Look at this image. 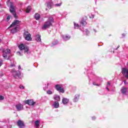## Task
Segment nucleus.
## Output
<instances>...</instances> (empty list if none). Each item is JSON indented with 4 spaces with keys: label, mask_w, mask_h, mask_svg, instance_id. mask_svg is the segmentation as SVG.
<instances>
[{
    "label": "nucleus",
    "mask_w": 128,
    "mask_h": 128,
    "mask_svg": "<svg viewBox=\"0 0 128 128\" xmlns=\"http://www.w3.org/2000/svg\"><path fill=\"white\" fill-rule=\"evenodd\" d=\"M52 22H54V18L52 16L49 17L48 20L44 24V25L42 27V30L48 28L50 26H52Z\"/></svg>",
    "instance_id": "f257e3e1"
},
{
    "label": "nucleus",
    "mask_w": 128,
    "mask_h": 128,
    "mask_svg": "<svg viewBox=\"0 0 128 128\" xmlns=\"http://www.w3.org/2000/svg\"><path fill=\"white\" fill-rule=\"evenodd\" d=\"M18 48L20 50H24V52L28 54V47L26 46L24 44H20Z\"/></svg>",
    "instance_id": "f03ea898"
},
{
    "label": "nucleus",
    "mask_w": 128,
    "mask_h": 128,
    "mask_svg": "<svg viewBox=\"0 0 128 128\" xmlns=\"http://www.w3.org/2000/svg\"><path fill=\"white\" fill-rule=\"evenodd\" d=\"M24 36L26 40H28V42L32 40V35H30L28 32H25Z\"/></svg>",
    "instance_id": "7ed1b4c3"
},
{
    "label": "nucleus",
    "mask_w": 128,
    "mask_h": 128,
    "mask_svg": "<svg viewBox=\"0 0 128 128\" xmlns=\"http://www.w3.org/2000/svg\"><path fill=\"white\" fill-rule=\"evenodd\" d=\"M10 52V50L8 48H6L3 50V57L5 60H8V54Z\"/></svg>",
    "instance_id": "20e7f679"
},
{
    "label": "nucleus",
    "mask_w": 128,
    "mask_h": 128,
    "mask_svg": "<svg viewBox=\"0 0 128 128\" xmlns=\"http://www.w3.org/2000/svg\"><path fill=\"white\" fill-rule=\"evenodd\" d=\"M10 11L14 16L15 18H18L14 11V4H12L10 6Z\"/></svg>",
    "instance_id": "39448f33"
},
{
    "label": "nucleus",
    "mask_w": 128,
    "mask_h": 128,
    "mask_svg": "<svg viewBox=\"0 0 128 128\" xmlns=\"http://www.w3.org/2000/svg\"><path fill=\"white\" fill-rule=\"evenodd\" d=\"M122 72L125 78L128 80V69L126 68H122Z\"/></svg>",
    "instance_id": "423d86ee"
},
{
    "label": "nucleus",
    "mask_w": 128,
    "mask_h": 128,
    "mask_svg": "<svg viewBox=\"0 0 128 128\" xmlns=\"http://www.w3.org/2000/svg\"><path fill=\"white\" fill-rule=\"evenodd\" d=\"M15 108L18 112H20V110H24V105L19 103L15 106Z\"/></svg>",
    "instance_id": "0eeeda50"
},
{
    "label": "nucleus",
    "mask_w": 128,
    "mask_h": 128,
    "mask_svg": "<svg viewBox=\"0 0 128 128\" xmlns=\"http://www.w3.org/2000/svg\"><path fill=\"white\" fill-rule=\"evenodd\" d=\"M20 21L16 20L12 23V24L10 26L9 28H12V26H15V28H18V26H20Z\"/></svg>",
    "instance_id": "6e6552de"
},
{
    "label": "nucleus",
    "mask_w": 128,
    "mask_h": 128,
    "mask_svg": "<svg viewBox=\"0 0 128 128\" xmlns=\"http://www.w3.org/2000/svg\"><path fill=\"white\" fill-rule=\"evenodd\" d=\"M17 125L19 126V128H26V125H24V121H22L21 120H18L17 122Z\"/></svg>",
    "instance_id": "1a4fd4ad"
},
{
    "label": "nucleus",
    "mask_w": 128,
    "mask_h": 128,
    "mask_svg": "<svg viewBox=\"0 0 128 128\" xmlns=\"http://www.w3.org/2000/svg\"><path fill=\"white\" fill-rule=\"evenodd\" d=\"M25 102L27 104H28V106H32L34 104H36V102H34V100L31 99L25 100Z\"/></svg>",
    "instance_id": "9d476101"
},
{
    "label": "nucleus",
    "mask_w": 128,
    "mask_h": 128,
    "mask_svg": "<svg viewBox=\"0 0 128 128\" xmlns=\"http://www.w3.org/2000/svg\"><path fill=\"white\" fill-rule=\"evenodd\" d=\"M56 90L60 92H62V94L64 92V90L60 86V84L56 85Z\"/></svg>",
    "instance_id": "9b49d317"
},
{
    "label": "nucleus",
    "mask_w": 128,
    "mask_h": 128,
    "mask_svg": "<svg viewBox=\"0 0 128 128\" xmlns=\"http://www.w3.org/2000/svg\"><path fill=\"white\" fill-rule=\"evenodd\" d=\"M10 28H11L10 31L12 34H15V32H18V27L12 26L10 27Z\"/></svg>",
    "instance_id": "f8f14e48"
},
{
    "label": "nucleus",
    "mask_w": 128,
    "mask_h": 128,
    "mask_svg": "<svg viewBox=\"0 0 128 128\" xmlns=\"http://www.w3.org/2000/svg\"><path fill=\"white\" fill-rule=\"evenodd\" d=\"M11 72L14 78H16L17 76H18V72L16 71V70H12Z\"/></svg>",
    "instance_id": "ddd939ff"
},
{
    "label": "nucleus",
    "mask_w": 128,
    "mask_h": 128,
    "mask_svg": "<svg viewBox=\"0 0 128 128\" xmlns=\"http://www.w3.org/2000/svg\"><path fill=\"white\" fill-rule=\"evenodd\" d=\"M35 40L38 42H40L42 39L40 38V35H36L35 38Z\"/></svg>",
    "instance_id": "4468645a"
},
{
    "label": "nucleus",
    "mask_w": 128,
    "mask_h": 128,
    "mask_svg": "<svg viewBox=\"0 0 128 128\" xmlns=\"http://www.w3.org/2000/svg\"><path fill=\"white\" fill-rule=\"evenodd\" d=\"M128 92V88L124 87L122 88L121 89V92L123 94H124Z\"/></svg>",
    "instance_id": "2eb2a0df"
},
{
    "label": "nucleus",
    "mask_w": 128,
    "mask_h": 128,
    "mask_svg": "<svg viewBox=\"0 0 128 128\" xmlns=\"http://www.w3.org/2000/svg\"><path fill=\"white\" fill-rule=\"evenodd\" d=\"M68 99L66 98H64L62 99V103L64 104H68Z\"/></svg>",
    "instance_id": "dca6fc26"
},
{
    "label": "nucleus",
    "mask_w": 128,
    "mask_h": 128,
    "mask_svg": "<svg viewBox=\"0 0 128 128\" xmlns=\"http://www.w3.org/2000/svg\"><path fill=\"white\" fill-rule=\"evenodd\" d=\"M54 106L55 108H58V107L60 106V104H58V102H56L54 104Z\"/></svg>",
    "instance_id": "f3484780"
},
{
    "label": "nucleus",
    "mask_w": 128,
    "mask_h": 128,
    "mask_svg": "<svg viewBox=\"0 0 128 128\" xmlns=\"http://www.w3.org/2000/svg\"><path fill=\"white\" fill-rule=\"evenodd\" d=\"M54 100H58V102H60V96L58 95H55L54 96Z\"/></svg>",
    "instance_id": "a211bd4d"
},
{
    "label": "nucleus",
    "mask_w": 128,
    "mask_h": 128,
    "mask_svg": "<svg viewBox=\"0 0 128 128\" xmlns=\"http://www.w3.org/2000/svg\"><path fill=\"white\" fill-rule=\"evenodd\" d=\"M63 38H64V40H70V36H68V35H66L64 36H63Z\"/></svg>",
    "instance_id": "6ab92c4d"
},
{
    "label": "nucleus",
    "mask_w": 128,
    "mask_h": 128,
    "mask_svg": "<svg viewBox=\"0 0 128 128\" xmlns=\"http://www.w3.org/2000/svg\"><path fill=\"white\" fill-rule=\"evenodd\" d=\"M34 18H35L36 20H38L39 18H40V14L36 13L34 16Z\"/></svg>",
    "instance_id": "aec40b11"
},
{
    "label": "nucleus",
    "mask_w": 128,
    "mask_h": 128,
    "mask_svg": "<svg viewBox=\"0 0 128 128\" xmlns=\"http://www.w3.org/2000/svg\"><path fill=\"white\" fill-rule=\"evenodd\" d=\"M80 98V95L76 94L75 95L74 98V102H76L77 100Z\"/></svg>",
    "instance_id": "412c9836"
},
{
    "label": "nucleus",
    "mask_w": 128,
    "mask_h": 128,
    "mask_svg": "<svg viewBox=\"0 0 128 128\" xmlns=\"http://www.w3.org/2000/svg\"><path fill=\"white\" fill-rule=\"evenodd\" d=\"M34 124H35V126H36V128H38V126H40V120H36Z\"/></svg>",
    "instance_id": "4be33fe9"
},
{
    "label": "nucleus",
    "mask_w": 128,
    "mask_h": 128,
    "mask_svg": "<svg viewBox=\"0 0 128 128\" xmlns=\"http://www.w3.org/2000/svg\"><path fill=\"white\" fill-rule=\"evenodd\" d=\"M32 10V8H30V6H28L26 8V12H30Z\"/></svg>",
    "instance_id": "5701e85b"
},
{
    "label": "nucleus",
    "mask_w": 128,
    "mask_h": 128,
    "mask_svg": "<svg viewBox=\"0 0 128 128\" xmlns=\"http://www.w3.org/2000/svg\"><path fill=\"white\" fill-rule=\"evenodd\" d=\"M80 24H82V26H86V20H82Z\"/></svg>",
    "instance_id": "b1692460"
},
{
    "label": "nucleus",
    "mask_w": 128,
    "mask_h": 128,
    "mask_svg": "<svg viewBox=\"0 0 128 128\" xmlns=\"http://www.w3.org/2000/svg\"><path fill=\"white\" fill-rule=\"evenodd\" d=\"M52 6V2H49L47 4V8H50Z\"/></svg>",
    "instance_id": "393cba45"
},
{
    "label": "nucleus",
    "mask_w": 128,
    "mask_h": 128,
    "mask_svg": "<svg viewBox=\"0 0 128 128\" xmlns=\"http://www.w3.org/2000/svg\"><path fill=\"white\" fill-rule=\"evenodd\" d=\"M46 94H52V92L50 90H48L46 92Z\"/></svg>",
    "instance_id": "a878e982"
},
{
    "label": "nucleus",
    "mask_w": 128,
    "mask_h": 128,
    "mask_svg": "<svg viewBox=\"0 0 128 128\" xmlns=\"http://www.w3.org/2000/svg\"><path fill=\"white\" fill-rule=\"evenodd\" d=\"M74 28H80V26H78V24H74Z\"/></svg>",
    "instance_id": "bb28decb"
},
{
    "label": "nucleus",
    "mask_w": 128,
    "mask_h": 128,
    "mask_svg": "<svg viewBox=\"0 0 128 128\" xmlns=\"http://www.w3.org/2000/svg\"><path fill=\"white\" fill-rule=\"evenodd\" d=\"M4 99V97L2 96H0V100H2Z\"/></svg>",
    "instance_id": "cd10ccee"
},
{
    "label": "nucleus",
    "mask_w": 128,
    "mask_h": 128,
    "mask_svg": "<svg viewBox=\"0 0 128 128\" xmlns=\"http://www.w3.org/2000/svg\"><path fill=\"white\" fill-rule=\"evenodd\" d=\"M110 86V82H108L107 83V90H108V86Z\"/></svg>",
    "instance_id": "c85d7f7f"
},
{
    "label": "nucleus",
    "mask_w": 128,
    "mask_h": 128,
    "mask_svg": "<svg viewBox=\"0 0 128 128\" xmlns=\"http://www.w3.org/2000/svg\"><path fill=\"white\" fill-rule=\"evenodd\" d=\"M62 5V3H60L59 4H56L55 6H60Z\"/></svg>",
    "instance_id": "c756f323"
},
{
    "label": "nucleus",
    "mask_w": 128,
    "mask_h": 128,
    "mask_svg": "<svg viewBox=\"0 0 128 128\" xmlns=\"http://www.w3.org/2000/svg\"><path fill=\"white\" fill-rule=\"evenodd\" d=\"M20 88L21 89H24V87L23 86H22V85H20Z\"/></svg>",
    "instance_id": "7c9ffc66"
},
{
    "label": "nucleus",
    "mask_w": 128,
    "mask_h": 128,
    "mask_svg": "<svg viewBox=\"0 0 128 128\" xmlns=\"http://www.w3.org/2000/svg\"><path fill=\"white\" fill-rule=\"evenodd\" d=\"M10 16H8L6 20H10Z\"/></svg>",
    "instance_id": "2f4dec72"
},
{
    "label": "nucleus",
    "mask_w": 128,
    "mask_h": 128,
    "mask_svg": "<svg viewBox=\"0 0 128 128\" xmlns=\"http://www.w3.org/2000/svg\"><path fill=\"white\" fill-rule=\"evenodd\" d=\"M12 66H15L14 64H12L10 65V68H12Z\"/></svg>",
    "instance_id": "473e14b6"
},
{
    "label": "nucleus",
    "mask_w": 128,
    "mask_h": 128,
    "mask_svg": "<svg viewBox=\"0 0 128 128\" xmlns=\"http://www.w3.org/2000/svg\"><path fill=\"white\" fill-rule=\"evenodd\" d=\"M93 84H94V86H99L98 84H96V83H94V82L93 83Z\"/></svg>",
    "instance_id": "72a5a7b5"
},
{
    "label": "nucleus",
    "mask_w": 128,
    "mask_h": 128,
    "mask_svg": "<svg viewBox=\"0 0 128 128\" xmlns=\"http://www.w3.org/2000/svg\"><path fill=\"white\" fill-rule=\"evenodd\" d=\"M18 70H20L21 68H20V66H19L18 67Z\"/></svg>",
    "instance_id": "f704fd0d"
},
{
    "label": "nucleus",
    "mask_w": 128,
    "mask_h": 128,
    "mask_svg": "<svg viewBox=\"0 0 128 128\" xmlns=\"http://www.w3.org/2000/svg\"><path fill=\"white\" fill-rule=\"evenodd\" d=\"M86 34H89L90 33V32H88V30L86 31Z\"/></svg>",
    "instance_id": "c9c22d12"
},
{
    "label": "nucleus",
    "mask_w": 128,
    "mask_h": 128,
    "mask_svg": "<svg viewBox=\"0 0 128 128\" xmlns=\"http://www.w3.org/2000/svg\"><path fill=\"white\" fill-rule=\"evenodd\" d=\"M120 48V46H118V47H117V48L116 50H118V48Z\"/></svg>",
    "instance_id": "e433bc0d"
},
{
    "label": "nucleus",
    "mask_w": 128,
    "mask_h": 128,
    "mask_svg": "<svg viewBox=\"0 0 128 128\" xmlns=\"http://www.w3.org/2000/svg\"><path fill=\"white\" fill-rule=\"evenodd\" d=\"M2 64V62H0V66H1Z\"/></svg>",
    "instance_id": "4c0bfd02"
},
{
    "label": "nucleus",
    "mask_w": 128,
    "mask_h": 128,
    "mask_svg": "<svg viewBox=\"0 0 128 128\" xmlns=\"http://www.w3.org/2000/svg\"><path fill=\"white\" fill-rule=\"evenodd\" d=\"M0 42H2V40L0 38Z\"/></svg>",
    "instance_id": "58836bf2"
},
{
    "label": "nucleus",
    "mask_w": 128,
    "mask_h": 128,
    "mask_svg": "<svg viewBox=\"0 0 128 128\" xmlns=\"http://www.w3.org/2000/svg\"><path fill=\"white\" fill-rule=\"evenodd\" d=\"M92 18H94V16H92Z\"/></svg>",
    "instance_id": "ea45409f"
},
{
    "label": "nucleus",
    "mask_w": 128,
    "mask_h": 128,
    "mask_svg": "<svg viewBox=\"0 0 128 128\" xmlns=\"http://www.w3.org/2000/svg\"><path fill=\"white\" fill-rule=\"evenodd\" d=\"M124 84H126V81H124Z\"/></svg>",
    "instance_id": "a19ab883"
}]
</instances>
